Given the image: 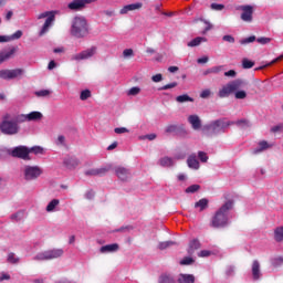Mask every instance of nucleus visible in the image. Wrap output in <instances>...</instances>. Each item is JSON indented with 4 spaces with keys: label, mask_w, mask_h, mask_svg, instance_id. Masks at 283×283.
I'll return each instance as SVG.
<instances>
[{
    "label": "nucleus",
    "mask_w": 283,
    "mask_h": 283,
    "mask_svg": "<svg viewBox=\"0 0 283 283\" xmlns=\"http://www.w3.org/2000/svg\"><path fill=\"white\" fill-rule=\"evenodd\" d=\"M174 87H178V82H172L170 84H166V85L159 87V91L163 92L165 90H174Z\"/></svg>",
    "instance_id": "nucleus-42"
},
{
    "label": "nucleus",
    "mask_w": 283,
    "mask_h": 283,
    "mask_svg": "<svg viewBox=\"0 0 283 283\" xmlns=\"http://www.w3.org/2000/svg\"><path fill=\"white\" fill-rule=\"evenodd\" d=\"M80 98L82 101H87V98H92V91H90V90L82 91L80 94Z\"/></svg>",
    "instance_id": "nucleus-38"
},
{
    "label": "nucleus",
    "mask_w": 283,
    "mask_h": 283,
    "mask_svg": "<svg viewBox=\"0 0 283 283\" xmlns=\"http://www.w3.org/2000/svg\"><path fill=\"white\" fill-rule=\"evenodd\" d=\"M29 151H30V154L39 155V154H43V148L40 146H33V147L29 148Z\"/></svg>",
    "instance_id": "nucleus-45"
},
{
    "label": "nucleus",
    "mask_w": 283,
    "mask_h": 283,
    "mask_svg": "<svg viewBox=\"0 0 283 283\" xmlns=\"http://www.w3.org/2000/svg\"><path fill=\"white\" fill-rule=\"evenodd\" d=\"M85 198L86 200H93L94 198V191L93 190H90L85 193Z\"/></svg>",
    "instance_id": "nucleus-64"
},
{
    "label": "nucleus",
    "mask_w": 283,
    "mask_h": 283,
    "mask_svg": "<svg viewBox=\"0 0 283 283\" xmlns=\"http://www.w3.org/2000/svg\"><path fill=\"white\" fill-rule=\"evenodd\" d=\"M55 145L65 147V136L59 135Z\"/></svg>",
    "instance_id": "nucleus-52"
},
{
    "label": "nucleus",
    "mask_w": 283,
    "mask_h": 283,
    "mask_svg": "<svg viewBox=\"0 0 283 283\" xmlns=\"http://www.w3.org/2000/svg\"><path fill=\"white\" fill-rule=\"evenodd\" d=\"M96 54V46H92L81 53L73 55V61H85V59H92Z\"/></svg>",
    "instance_id": "nucleus-14"
},
{
    "label": "nucleus",
    "mask_w": 283,
    "mask_h": 283,
    "mask_svg": "<svg viewBox=\"0 0 283 283\" xmlns=\"http://www.w3.org/2000/svg\"><path fill=\"white\" fill-rule=\"evenodd\" d=\"M63 255V249H52L46 250L44 252L38 253L33 260L38 262H43L48 260H56V258H61Z\"/></svg>",
    "instance_id": "nucleus-7"
},
{
    "label": "nucleus",
    "mask_w": 283,
    "mask_h": 283,
    "mask_svg": "<svg viewBox=\"0 0 283 283\" xmlns=\"http://www.w3.org/2000/svg\"><path fill=\"white\" fill-rule=\"evenodd\" d=\"M8 262H10L11 264H17V263H19V259H17L15 256H14V253H9V255H8Z\"/></svg>",
    "instance_id": "nucleus-55"
},
{
    "label": "nucleus",
    "mask_w": 283,
    "mask_h": 283,
    "mask_svg": "<svg viewBox=\"0 0 283 283\" xmlns=\"http://www.w3.org/2000/svg\"><path fill=\"white\" fill-rule=\"evenodd\" d=\"M210 8H211V10H214L216 12H220L224 9V4L211 3Z\"/></svg>",
    "instance_id": "nucleus-49"
},
{
    "label": "nucleus",
    "mask_w": 283,
    "mask_h": 283,
    "mask_svg": "<svg viewBox=\"0 0 283 283\" xmlns=\"http://www.w3.org/2000/svg\"><path fill=\"white\" fill-rule=\"evenodd\" d=\"M43 118V114L41 112L33 111L29 114H18L19 123H28L32 120H41Z\"/></svg>",
    "instance_id": "nucleus-12"
},
{
    "label": "nucleus",
    "mask_w": 283,
    "mask_h": 283,
    "mask_svg": "<svg viewBox=\"0 0 283 283\" xmlns=\"http://www.w3.org/2000/svg\"><path fill=\"white\" fill-rule=\"evenodd\" d=\"M237 10L241 11V19L245 23H251L253 21V6L251 4H242L237 7Z\"/></svg>",
    "instance_id": "nucleus-9"
},
{
    "label": "nucleus",
    "mask_w": 283,
    "mask_h": 283,
    "mask_svg": "<svg viewBox=\"0 0 283 283\" xmlns=\"http://www.w3.org/2000/svg\"><path fill=\"white\" fill-rule=\"evenodd\" d=\"M176 244L178 243H176L175 241H164L158 244V249L160 251H165V249H169V247H176Z\"/></svg>",
    "instance_id": "nucleus-34"
},
{
    "label": "nucleus",
    "mask_w": 283,
    "mask_h": 283,
    "mask_svg": "<svg viewBox=\"0 0 283 283\" xmlns=\"http://www.w3.org/2000/svg\"><path fill=\"white\" fill-rule=\"evenodd\" d=\"M140 8H143L142 2L127 4L119 10V14H127V12H134V10H140Z\"/></svg>",
    "instance_id": "nucleus-18"
},
{
    "label": "nucleus",
    "mask_w": 283,
    "mask_h": 283,
    "mask_svg": "<svg viewBox=\"0 0 283 283\" xmlns=\"http://www.w3.org/2000/svg\"><path fill=\"white\" fill-rule=\"evenodd\" d=\"M140 94V87L134 86L128 91V96H138Z\"/></svg>",
    "instance_id": "nucleus-47"
},
{
    "label": "nucleus",
    "mask_w": 283,
    "mask_h": 283,
    "mask_svg": "<svg viewBox=\"0 0 283 283\" xmlns=\"http://www.w3.org/2000/svg\"><path fill=\"white\" fill-rule=\"evenodd\" d=\"M259 149L254 150V154H260V151H264V149H269V147H271V145H269V143L266 140H262L259 143Z\"/></svg>",
    "instance_id": "nucleus-36"
},
{
    "label": "nucleus",
    "mask_w": 283,
    "mask_h": 283,
    "mask_svg": "<svg viewBox=\"0 0 283 283\" xmlns=\"http://www.w3.org/2000/svg\"><path fill=\"white\" fill-rule=\"evenodd\" d=\"M10 41V35H0V43H8Z\"/></svg>",
    "instance_id": "nucleus-63"
},
{
    "label": "nucleus",
    "mask_w": 283,
    "mask_h": 283,
    "mask_svg": "<svg viewBox=\"0 0 283 283\" xmlns=\"http://www.w3.org/2000/svg\"><path fill=\"white\" fill-rule=\"evenodd\" d=\"M19 76H23V69L0 71V78H3L4 81H12V78H19Z\"/></svg>",
    "instance_id": "nucleus-11"
},
{
    "label": "nucleus",
    "mask_w": 283,
    "mask_h": 283,
    "mask_svg": "<svg viewBox=\"0 0 283 283\" xmlns=\"http://www.w3.org/2000/svg\"><path fill=\"white\" fill-rule=\"evenodd\" d=\"M159 165L161 167H174V159L170 157H163L159 159Z\"/></svg>",
    "instance_id": "nucleus-30"
},
{
    "label": "nucleus",
    "mask_w": 283,
    "mask_h": 283,
    "mask_svg": "<svg viewBox=\"0 0 283 283\" xmlns=\"http://www.w3.org/2000/svg\"><path fill=\"white\" fill-rule=\"evenodd\" d=\"M262 277V271L260 270V261L254 260L252 262V280L258 282Z\"/></svg>",
    "instance_id": "nucleus-17"
},
{
    "label": "nucleus",
    "mask_w": 283,
    "mask_h": 283,
    "mask_svg": "<svg viewBox=\"0 0 283 283\" xmlns=\"http://www.w3.org/2000/svg\"><path fill=\"white\" fill-rule=\"evenodd\" d=\"M132 229H134V227L132 226H125V227H120L119 229H117V233H123L125 231H132Z\"/></svg>",
    "instance_id": "nucleus-61"
},
{
    "label": "nucleus",
    "mask_w": 283,
    "mask_h": 283,
    "mask_svg": "<svg viewBox=\"0 0 283 283\" xmlns=\"http://www.w3.org/2000/svg\"><path fill=\"white\" fill-rule=\"evenodd\" d=\"M245 85L247 81L244 80H233L219 90L218 96L219 98H229V95L234 93V98L238 101H244V98H247V91L240 90H242V87Z\"/></svg>",
    "instance_id": "nucleus-1"
},
{
    "label": "nucleus",
    "mask_w": 283,
    "mask_h": 283,
    "mask_svg": "<svg viewBox=\"0 0 283 283\" xmlns=\"http://www.w3.org/2000/svg\"><path fill=\"white\" fill-rule=\"evenodd\" d=\"M255 65V62L244 57L242 60V67L243 70H251V67H253Z\"/></svg>",
    "instance_id": "nucleus-35"
},
{
    "label": "nucleus",
    "mask_w": 283,
    "mask_h": 283,
    "mask_svg": "<svg viewBox=\"0 0 283 283\" xmlns=\"http://www.w3.org/2000/svg\"><path fill=\"white\" fill-rule=\"evenodd\" d=\"M93 2L94 0H73L67 4V8L73 12H81V10H84L86 6H90V3Z\"/></svg>",
    "instance_id": "nucleus-13"
},
{
    "label": "nucleus",
    "mask_w": 283,
    "mask_h": 283,
    "mask_svg": "<svg viewBox=\"0 0 283 283\" xmlns=\"http://www.w3.org/2000/svg\"><path fill=\"white\" fill-rule=\"evenodd\" d=\"M124 59H132L134 56V50L133 49H126L123 51Z\"/></svg>",
    "instance_id": "nucleus-51"
},
{
    "label": "nucleus",
    "mask_w": 283,
    "mask_h": 283,
    "mask_svg": "<svg viewBox=\"0 0 283 283\" xmlns=\"http://www.w3.org/2000/svg\"><path fill=\"white\" fill-rule=\"evenodd\" d=\"M222 70H224L223 65L210 67L211 74H220V72H222Z\"/></svg>",
    "instance_id": "nucleus-53"
},
{
    "label": "nucleus",
    "mask_w": 283,
    "mask_h": 283,
    "mask_svg": "<svg viewBox=\"0 0 283 283\" xmlns=\"http://www.w3.org/2000/svg\"><path fill=\"white\" fill-rule=\"evenodd\" d=\"M255 39H256L255 35L245 38L243 40H240V44L241 45H247V43H253L255 41Z\"/></svg>",
    "instance_id": "nucleus-50"
},
{
    "label": "nucleus",
    "mask_w": 283,
    "mask_h": 283,
    "mask_svg": "<svg viewBox=\"0 0 283 283\" xmlns=\"http://www.w3.org/2000/svg\"><path fill=\"white\" fill-rule=\"evenodd\" d=\"M108 171L107 168H92L85 171V176H105Z\"/></svg>",
    "instance_id": "nucleus-20"
},
{
    "label": "nucleus",
    "mask_w": 283,
    "mask_h": 283,
    "mask_svg": "<svg viewBox=\"0 0 283 283\" xmlns=\"http://www.w3.org/2000/svg\"><path fill=\"white\" fill-rule=\"evenodd\" d=\"M24 212L23 211H18L13 214H11V220H14L15 222H21L23 219Z\"/></svg>",
    "instance_id": "nucleus-39"
},
{
    "label": "nucleus",
    "mask_w": 283,
    "mask_h": 283,
    "mask_svg": "<svg viewBox=\"0 0 283 283\" xmlns=\"http://www.w3.org/2000/svg\"><path fill=\"white\" fill-rule=\"evenodd\" d=\"M60 203H61V201L59 199L51 200L49 202V205L46 206L48 213H52V211H54L56 209V207H59Z\"/></svg>",
    "instance_id": "nucleus-29"
},
{
    "label": "nucleus",
    "mask_w": 283,
    "mask_h": 283,
    "mask_svg": "<svg viewBox=\"0 0 283 283\" xmlns=\"http://www.w3.org/2000/svg\"><path fill=\"white\" fill-rule=\"evenodd\" d=\"M9 156L12 158H20L21 160H31L30 148L28 146H17L12 150H9Z\"/></svg>",
    "instance_id": "nucleus-8"
},
{
    "label": "nucleus",
    "mask_w": 283,
    "mask_h": 283,
    "mask_svg": "<svg viewBox=\"0 0 283 283\" xmlns=\"http://www.w3.org/2000/svg\"><path fill=\"white\" fill-rule=\"evenodd\" d=\"M14 54H17V48L12 46L9 50H3L0 52V65L2 63H6V61H10V59L14 57Z\"/></svg>",
    "instance_id": "nucleus-15"
},
{
    "label": "nucleus",
    "mask_w": 283,
    "mask_h": 283,
    "mask_svg": "<svg viewBox=\"0 0 283 283\" xmlns=\"http://www.w3.org/2000/svg\"><path fill=\"white\" fill-rule=\"evenodd\" d=\"M283 264V256H277L272 259V266L276 269V266H282Z\"/></svg>",
    "instance_id": "nucleus-41"
},
{
    "label": "nucleus",
    "mask_w": 283,
    "mask_h": 283,
    "mask_svg": "<svg viewBox=\"0 0 283 283\" xmlns=\"http://www.w3.org/2000/svg\"><path fill=\"white\" fill-rule=\"evenodd\" d=\"M158 283H176V279L171 274L163 273L158 277Z\"/></svg>",
    "instance_id": "nucleus-25"
},
{
    "label": "nucleus",
    "mask_w": 283,
    "mask_h": 283,
    "mask_svg": "<svg viewBox=\"0 0 283 283\" xmlns=\"http://www.w3.org/2000/svg\"><path fill=\"white\" fill-rule=\"evenodd\" d=\"M41 174H43V170L39 166H25L24 168L25 180H36Z\"/></svg>",
    "instance_id": "nucleus-10"
},
{
    "label": "nucleus",
    "mask_w": 283,
    "mask_h": 283,
    "mask_svg": "<svg viewBox=\"0 0 283 283\" xmlns=\"http://www.w3.org/2000/svg\"><path fill=\"white\" fill-rule=\"evenodd\" d=\"M64 165L67 167V169H74L75 167H78V159L74 157H67L64 159Z\"/></svg>",
    "instance_id": "nucleus-26"
},
{
    "label": "nucleus",
    "mask_w": 283,
    "mask_h": 283,
    "mask_svg": "<svg viewBox=\"0 0 283 283\" xmlns=\"http://www.w3.org/2000/svg\"><path fill=\"white\" fill-rule=\"evenodd\" d=\"M231 125H235V123L227 118H219L208 124L206 129L211 136H217V134H224L226 129L231 127Z\"/></svg>",
    "instance_id": "nucleus-5"
},
{
    "label": "nucleus",
    "mask_w": 283,
    "mask_h": 283,
    "mask_svg": "<svg viewBox=\"0 0 283 283\" xmlns=\"http://www.w3.org/2000/svg\"><path fill=\"white\" fill-rule=\"evenodd\" d=\"M193 258H191V256H186V258H184L181 261H180V264L182 265V266H187V265H189V264H193Z\"/></svg>",
    "instance_id": "nucleus-43"
},
{
    "label": "nucleus",
    "mask_w": 283,
    "mask_h": 283,
    "mask_svg": "<svg viewBox=\"0 0 283 283\" xmlns=\"http://www.w3.org/2000/svg\"><path fill=\"white\" fill-rule=\"evenodd\" d=\"M115 170V174L117 176V178H119V180H127L130 176H132V172H129V169L123 167V166H116L114 168Z\"/></svg>",
    "instance_id": "nucleus-16"
},
{
    "label": "nucleus",
    "mask_w": 283,
    "mask_h": 283,
    "mask_svg": "<svg viewBox=\"0 0 283 283\" xmlns=\"http://www.w3.org/2000/svg\"><path fill=\"white\" fill-rule=\"evenodd\" d=\"M176 101L177 103H193V98L188 94L177 96Z\"/></svg>",
    "instance_id": "nucleus-32"
},
{
    "label": "nucleus",
    "mask_w": 283,
    "mask_h": 283,
    "mask_svg": "<svg viewBox=\"0 0 283 283\" xmlns=\"http://www.w3.org/2000/svg\"><path fill=\"white\" fill-rule=\"evenodd\" d=\"M177 282L178 283H196V276L193 274H179Z\"/></svg>",
    "instance_id": "nucleus-21"
},
{
    "label": "nucleus",
    "mask_w": 283,
    "mask_h": 283,
    "mask_svg": "<svg viewBox=\"0 0 283 283\" xmlns=\"http://www.w3.org/2000/svg\"><path fill=\"white\" fill-rule=\"evenodd\" d=\"M196 191H200V185H191L186 189V193H196Z\"/></svg>",
    "instance_id": "nucleus-40"
},
{
    "label": "nucleus",
    "mask_w": 283,
    "mask_h": 283,
    "mask_svg": "<svg viewBox=\"0 0 283 283\" xmlns=\"http://www.w3.org/2000/svg\"><path fill=\"white\" fill-rule=\"evenodd\" d=\"M274 240L276 242H283V227H279L274 230Z\"/></svg>",
    "instance_id": "nucleus-33"
},
{
    "label": "nucleus",
    "mask_w": 283,
    "mask_h": 283,
    "mask_svg": "<svg viewBox=\"0 0 283 283\" xmlns=\"http://www.w3.org/2000/svg\"><path fill=\"white\" fill-rule=\"evenodd\" d=\"M188 123L191 124L192 129L198 132L200 127H202V120H200V117L198 115H190L188 117Z\"/></svg>",
    "instance_id": "nucleus-19"
},
{
    "label": "nucleus",
    "mask_w": 283,
    "mask_h": 283,
    "mask_svg": "<svg viewBox=\"0 0 283 283\" xmlns=\"http://www.w3.org/2000/svg\"><path fill=\"white\" fill-rule=\"evenodd\" d=\"M50 94H52V91H50V90H42V91H36L35 92V96H38V97H42V98H45V97H48V96H50Z\"/></svg>",
    "instance_id": "nucleus-37"
},
{
    "label": "nucleus",
    "mask_w": 283,
    "mask_h": 283,
    "mask_svg": "<svg viewBox=\"0 0 283 283\" xmlns=\"http://www.w3.org/2000/svg\"><path fill=\"white\" fill-rule=\"evenodd\" d=\"M237 127H249V120L248 119H239L237 122H233Z\"/></svg>",
    "instance_id": "nucleus-44"
},
{
    "label": "nucleus",
    "mask_w": 283,
    "mask_h": 283,
    "mask_svg": "<svg viewBox=\"0 0 283 283\" xmlns=\"http://www.w3.org/2000/svg\"><path fill=\"white\" fill-rule=\"evenodd\" d=\"M200 43H207V38L203 36H197L193 40H191L190 42H188V48H198V45H200Z\"/></svg>",
    "instance_id": "nucleus-27"
},
{
    "label": "nucleus",
    "mask_w": 283,
    "mask_h": 283,
    "mask_svg": "<svg viewBox=\"0 0 283 283\" xmlns=\"http://www.w3.org/2000/svg\"><path fill=\"white\" fill-rule=\"evenodd\" d=\"M38 19H46L44 24L42 25V29L39 32V36H45L48 32H50V27L56 21V12L54 11H46L42 12L38 15Z\"/></svg>",
    "instance_id": "nucleus-6"
},
{
    "label": "nucleus",
    "mask_w": 283,
    "mask_h": 283,
    "mask_svg": "<svg viewBox=\"0 0 283 283\" xmlns=\"http://www.w3.org/2000/svg\"><path fill=\"white\" fill-rule=\"evenodd\" d=\"M222 41H226L227 43H235V38H233V35H223Z\"/></svg>",
    "instance_id": "nucleus-59"
},
{
    "label": "nucleus",
    "mask_w": 283,
    "mask_h": 283,
    "mask_svg": "<svg viewBox=\"0 0 283 283\" xmlns=\"http://www.w3.org/2000/svg\"><path fill=\"white\" fill-rule=\"evenodd\" d=\"M187 165L190 169H200V161H198L196 155H190L188 157Z\"/></svg>",
    "instance_id": "nucleus-23"
},
{
    "label": "nucleus",
    "mask_w": 283,
    "mask_h": 283,
    "mask_svg": "<svg viewBox=\"0 0 283 283\" xmlns=\"http://www.w3.org/2000/svg\"><path fill=\"white\" fill-rule=\"evenodd\" d=\"M198 158L202 163H207V160H209V156H207V153H205V151H199L198 153Z\"/></svg>",
    "instance_id": "nucleus-54"
},
{
    "label": "nucleus",
    "mask_w": 283,
    "mask_h": 283,
    "mask_svg": "<svg viewBox=\"0 0 283 283\" xmlns=\"http://www.w3.org/2000/svg\"><path fill=\"white\" fill-rule=\"evenodd\" d=\"M198 249H200V241L198 239H193L189 243L188 254L193 255V253H196V251H198Z\"/></svg>",
    "instance_id": "nucleus-24"
},
{
    "label": "nucleus",
    "mask_w": 283,
    "mask_h": 283,
    "mask_svg": "<svg viewBox=\"0 0 283 283\" xmlns=\"http://www.w3.org/2000/svg\"><path fill=\"white\" fill-rule=\"evenodd\" d=\"M231 209H233V200H228L212 217L211 227H213V229L227 227V224H229V212Z\"/></svg>",
    "instance_id": "nucleus-3"
},
{
    "label": "nucleus",
    "mask_w": 283,
    "mask_h": 283,
    "mask_svg": "<svg viewBox=\"0 0 283 283\" xmlns=\"http://www.w3.org/2000/svg\"><path fill=\"white\" fill-rule=\"evenodd\" d=\"M118 249H119L118 243H112V244L102 247L99 249V252L101 253H114V252L118 251Z\"/></svg>",
    "instance_id": "nucleus-22"
},
{
    "label": "nucleus",
    "mask_w": 283,
    "mask_h": 283,
    "mask_svg": "<svg viewBox=\"0 0 283 283\" xmlns=\"http://www.w3.org/2000/svg\"><path fill=\"white\" fill-rule=\"evenodd\" d=\"M115 134H129V129L125 127H117L114 129Z\"/></svg>",
    "instance_id": "nucleus-58"
},
{
    "label": "nucleus",
    "mask_w": 283,
    "mask_h": 283,
    "mask_svg": "<svg viewBox=\"0 0 283 283\" xmlns=\"http://www.w3.org/2000/svg\"><path fill=\"white\" fill-rule=\"evenodd\" d=\"M224 76H228L230 78H235V76H238V73L234 70H230L224 72Z\"/></svg>",
    "instance_id": "nucleus-60"
},
{
    "label": "nucleus",
    "mask_w": 283,
    "mask_h": 283,
    "mask_svg": "<svg viewBox=\"0 0 283 283\" xmlns=\"http://www.w3.org/2000/svg\"><path fill=\"white\" fill-rule=\"evenodd\" d=\"M200 21H202L205 28L202 31L199 32V34H207V32L213 30V24H211V22L207 21V20H203V19H200Z\"/></svg>",
    "instance_id": "nucleus-31"
},
{
    "label": "nucleus",
    "mask_w": 283,
    "mask_h": 283,
    "mask_svg": "<svg viewBox=\"0 0 283 283\" xmlns=\"http://www.w3.org/2000/svg\"><path fill=\"white\" fill-rule=\"evenodd\" d=\"M90 34V24L84 17H75L71 23V36L85 39Z\"/></svg>",
    "instance_id": "nucleus-4"
},
{
    "label": "nucleus",
    "mask_w": 283,
    "mask_h": 283,
    "mask_svg": "<svg viewBox=\"0 0 283 283\" xmlns=\"http://www.w3.org/2000/svg\"><path fill=\"white\" fill-rule=\"evenodd\" d=\"M151 81L154 83H160V81H163V74L159 73V74L153 75Z\"/></svg>",
    "instance_id": "nucleus-62"
},
{
    "label": "nucleus",
    "mask_w": 283,
    "mask_h": 283,
    "mask_svg": "<svg viewBox=\"0 0 283 283\" xmlns=\"http://www.w3.org/2000/svg\"><path fill=\"white\" fill-rule=\"evenodd\" d=\"M256 41L261 45H266L268 43H271V38H259V39H256Z\"/></svg>",
    "instance_id": "nucleus-56"
},
{
    "label": "nucleus",
    "mask_w": 283,
    "mask_h": 283,
    "mask_svg": "<svg viewBox=\"0 0 283 283\" xmlns=\"http://www.w3.org/2000/svg\"><path fill=\"white\" fill-rule=\"evenodd\" d=\"M178 132V125H168L166 127V134H176Z\"/></svg>",
    "instance_id": "nucleus-48"
},
{
    "label": "nucleus",
    "mask_w": 283,
    "mask_h": 283,
    "mask_svg": "<svg viewBox=\"0 0 283 283\" xmlns=\"http://www.w3.org/2000/svg\"><path fill=\"white\" fill-rule=\"evenodd\" d=\"M211 96V90L207 88L200 93V98H209Z\"/></svg>",
    "instance_id": "nucleus-57"
},
{
    "label": "nucleus",
    "mask_w": 283,
    "mask_h": 283,
    "mask_svg": "<svg viewBox=\"0 0 283 283\" xmlns=\"http://www.w3.org/2000/svg\"><path fill=\"white\" fill-rule=\"evenodd\" d=\"M21 123L19 122V115L12 117L9 113L2 116V122L0 123V132L4 136H17L21 132Z\"/></svg>",
    "instance_id": "nucleus-2"
},
{
    "label": "nucleus",
    "mask_w": 283,
    "mask_h": 283,
    "mask_svg": "<svg viewBox=\"0 0 283 283\" xmlns=\"http://www.w3.org/2000/svg\"><path fill=\"white\" fill-rule=\"evenodd\" d=\"M209 207V200L207 199H200L199 201H197L195 203V209H200V211H205V209H207Z\"/></svg>",
    "instance_id": "nucleus-28"
},
{
    "label": "nucleus",
    "mask_w": 283,
    "mask_h": 283,
    "mask_svg": "<svg viewBox=\"0 0 283 283\" xmlns=\"http://www.w3.org/2000/svg\"><path fill=\"white\" fill-rule=\"evenodd\" d=\"M21 36H23V31H21V30H18L12 35H9L11 41H17V40L21 39Z\"/></svg>",
    "instance_id": "nucleus-46"
}]
</instances>
